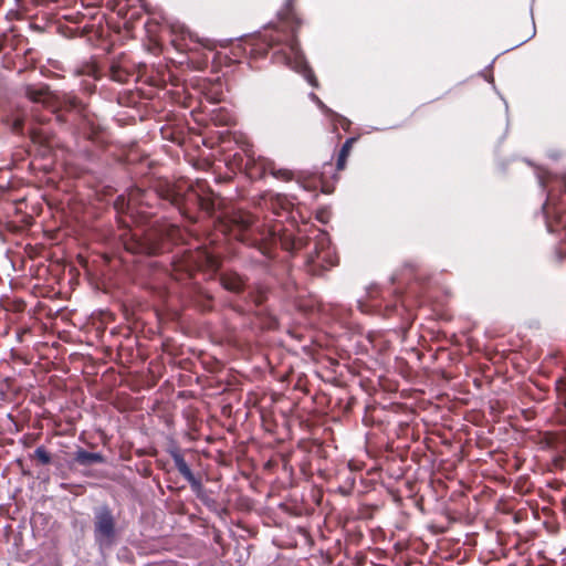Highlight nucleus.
<instances>
[{
    "mask_svg": "<svg viewBox=\"0 0 566 566\" xmlns=\"http://www.w3.org/2000/svg\"><path fill=\"white\" fill-rule=\"evenodd\" d=\"M274 59L277 63H282L290 69L302 73L306 81L313 86L317 87L318 82L312 72V70L308 69L304 56L298 48V43L293 40L286 46L274 53Z\"/></svg>",
    "mask_w": 566,
    "mask_h": 566,
    "instance_id": "1",
    "label": "nucleus"
},
{
    "mask_svg": "<svg viewBox=\"0 0 566 566\" xmlns=\"http://www.w3.org/2000/svg\"><path fill=\"white\" fill-rule=\"evenodd\" d=\"M313 244V251H311L307 258L310 265H317V268L325 270L337 263V255L331 247L329 238L325 232L318 233Z\"/></svg>",
    "mask_w": 566,
    "mask_h": 566,
    "instance_id": "2",
    "label": "nucleus"
},
{
    "mask_svg": "<svg viewBox=\"0 0 566 566\" xmlns=\"http://www.w3.org/2000/svg\"><path fill=\"white\" fill-rule=\"evenodd\" d=\"M95 539L101 545H111L115 535V524L111 512L103 509L96 515Z\"/></svg>",
    "mask_w": 566,
    "mask_h": 566,
    "instance_id": "3",
    "label": "nucleus"
},
{
    "mask_svg": "<svg viewBox=\"0 0 566 566\" xmlns=\"http://www.w3.org/2000/svg\"><path fill=\"white\" fill-rule=\"evenodd\" d=\"M171 458L178 472L190 483L192 489H199L201 486L200 481L193 475L180 452L177 450L172 451Z\"/></svg>",
    "mask_w": 566,
    "mask_h": 566,
    "instance_id": "4",
    "label": "nucleus"
},
{
    "mask_svg": "<svg viewBox=\"0 0 566 566\" xmlns=\"http://www.w3.org/2000/svg\"><path fill=\"white\" fill-rule=\"evenodd\" d=\"M74 459L81 465H91L93 463H103L105 461L103 454L98 452H88L84 449H78L75 452Z\"/></svg>",
    "mask_w": 566,
    "mask_h": 566,
    "instance_id": "5",
    "label": "nucleus"
},
{
    "mask_svg": "<svg viewBox=\"0 0 566 566\" xmlns=\"http://www.w3.org/2000/svg\"><path fill=\"white\" fill-rule=\"evenodd\" d=\"M231 222L239 231H247L253 224V217L247 212H240L232 217Z\"/></svg>",
    "mask_w": 566,
    "mask_h": 566,
    "instance_id": "6",
    "label": "nucleus"
},
{
    "mask_svg": "<svg viewBox=\"0 0 566 566\" xmlns=\"http://www.w3.org/2000/svg\"><path fill=\"white\" fill-rule=\"evenodd\" d=\"M149 193L142 191L139 189L133 190L128 196V205L129 206H138V205H149L147 201V197Z\"/></svg>",
    "mask_w": 566,
    "mask_h": 566,
    "instance_id": "7",
    "label": "nucleus"
},
{
    "mask_svg": "<svg viewBox=\"0 0 566 566\" xmlns=\"http://www.w3.org/2000/svg\"><path fill=\"white\" fill-rule=\"evenodd\" d=\"M222 285L226 290L231 292H239L243 286V282L238 276H223Z\"/></svg>",
    "mask_w": 566,
    "mask_h": 566,
    "instance_id": "8",
    "label": "nucleus"
},
{
    "mask_svg": "<svg viewBox=\"0 0 566 566\" xmlns=\"http://www.w3.org/2000/svg\"><path fill=\"white\" fill-rule=\"evenodd\" d=\"M353 142H354V138H349L344 143V145L339 151L338 158H337V169H339V170L344 169L346 158L349 154Z\"/></svg>",
    "mask_w": 566,
    "mask_h": 566,
    "instance_id": "9",
    "label": "nucleus"
},
{
    "mask_svg": "<svg viewBox=\"0 0 566 566\" xmlns=\"http://www.w3.org/2000/svg\"><path fill=\"white\" fill-rule=\"evenodd\" d=\"M264 169L269 170L270 174H272L274 177L281 178V179H284V180H289L292 177V172L290 170H287V169L275 170L274 164L272 161H270V160L265 163Z\"/></svg>",
    "mask_w": 566,
    "mask_h": 566,
    "instance_id": "10",
    "label": "nucleus"
},
{
    "mask_svg": "<svg viewBox=\"0 0 566 566\" xmlns=\"http://www.w3.org/2000/svg\"><path fill=\"white\" fill-rule=\"evenodd\" d=\"M34 457L42 463V464H49L51 462V455L45 450L44 447H38L34 450Z\"/></svg>",
    "mask_w": 566,
    "mask_h": 566,
    "instance_id": "11",
    "label": "nucleus"
},
{
    "mask_svg": "<svg viewBox=\"0 0 566 566\" xmlns=\"http://www.w3.org/2000/svg\"><path fill=\"white\" fill-rule=\"evenodd\" d=\"M28 95L34 102H44L45 101V93L43 91L35 92L34 90H29Z\"/></svg>",
    "mask_w": 566,
    "mask_h": 566,
    "instance_id": "12",
    "label": "nucleus"
},
{
    "mask_svg": "<svg viewBox=\"0 0 566 566\" xmlns=\"http://www.w3.org/2000/svg\"><path fill=\"white\" fill-rule=\"evenodd\" d=\"M322 112L325 114H332L333 112L319 99V102L315 103Z\"/></svg>",
    "mask_w": 566,
    "mask_h": 566,
    "instance_id": "13",
    "label": "nucleus"
},
{
    "mask_svg": "<svg viewBox=\"0 0 566 566\" xmlns=\"http://www.w3.org/2000/svg\"><path fill=\"white\" fill-rule=\"evenodd\" d=\"M164 199L170 201L171 203L175 202V198L170 195V193H167V195H160Z\"/></svg>",
    "mask_w": 566,
    "mask_h": 566,
    "instance_id": "14",
    "label": "nucleus"
},
{
    "mask_svg": "<svg viewBox=\"0 0 566 566\" xmlns=\"http://www.w3.org/2000/svg\"><path fill=\"white\" fill-rule=\"evenodd\" d=\"M308 96L314 103L319 102V97L315 93H310Z\"/></svg>",
    "mask_w": 566,
    "mask_h": 566,
    "instance_id": "15",
    "label": "nucleus"
}]
</instances>
